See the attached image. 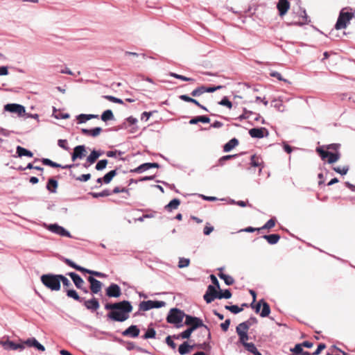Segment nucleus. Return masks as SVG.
I'll use <instances>...</instances> for the list:
<instances>
[{
    "instance_id": "nucleus-2",
    "label": "nucleus",
    "mask_w": 355,
    "mask_h": 355,
    "mask_svg": "<svg viewBox=\"0 0 355 355\" xmlns=\"http://www.w3.org/2000/svg\"><path fill=\"white\" fill-rule=\"evenodd\" d=\"M184 324L187 326H189L193 331H194L198 328L204 327L205 333H207V339L211 340V335L210 329L203 323L202 320L200 318L187 315Z\"/></svg>"
},
{
    "instance_id": "nucleus-10",
    "label": "nucleus",
    "mask_w": 355,
    "mask_h": 355,
    "mask_svg": "<svg viewBox=\"0 0 355 355\" xmlns=\"http://www.w3.org/2000/svg\"><path fill=\"white\" fill-rule=\"evenodd\" d=\"M87 281L90 283V290L92 294H98L101 291L103 284L94 277L89 276Z\"/></svg>"
},
{
    "instance_id": "nucleus-9",
    "label": "nucleus",
    "mask_w": 355,
    "mask_h": 355,
    "mask_svg": "<svg viewBox=\"0 0 355 355\" xmlns=\"http://www.w3.org/2000/svg\"><path fill=\"white\" fill-rule=\"evenodd\" d=\"M218 292L213 285H209L207 286V291L203 296L205 301L209 304L212 302L216 298H218Z\"/></svg>"
},
{
    "instance_id": "nucleus-18",
    "label": "nucleus",
    "mask_w": 355,
    "mask_h": 355,
    "mask_svg": "<svg viewBox=\"0 0 355 355\" xmlns=\"http://www.w3.org/2000/svg\"><path fill=\"white\" fill-rule=\"evenodd\" d=\"M126 123H128L130 127L129 130L130 132L135 133L138 130V126L137 125V119L136 118L131 116L126 119V122L123 124V128L125 129L128 128Z\"/></svg>"
},
{
    "instance_id": "nucleus-11",
    "label": "nucleus",
    "mask_w": 355,
    "mask_h": 355,
    "mask_svg": "<svg viewBox=\"0 0 355 355\" xmlns=\"http://www.w3.org/2000/svg\"><path fill=\"white\" fill-rule=\"evenodd\" d=\"M236 332L239 336V343H241L244 347H246V345L250 344V343L247 342L249 340L248 330H243L242 328L237 326L236 327Z\"/></svg>"
},
{
    "instance_id": "nucleus-62",
    "label": "nucleus",
    "mask_w": 355,
    "mask_h": 355,
    "mask_svg": "<svg viewBox=\"0 0 355 355\" xmlns=\"http://www.w3.org/2000/svg\"><path fill=\"white\" fill-rule=\"evenodd\" d=\"M173 336H168L166 338V343L173 350L176 349V344L174 343L173 340Z\"/></svg>"
},
{
    "instance_id": "nucleus-23",
    "label": "nucleus",
    "mask_w": 355,
    "mask_h": 355,
    "mask_svg": "<svg viewBox=\"0 0 355 355\" xmlns=\"http://www.w3.org/2000/svg\"><path fill=\"white\" fill-rule=\"evenodd\" d=\"M257 319L254 317V316H251L248 320H247L246 321H244L241 323H240L238 327H240L241 328H242L243 330H248L249 329V328L253 325V324H255L257 323Z\"/></svg>"
},
{
    "instance_id": "nucleus-50",
    "label": "nucleus",
    "mask_w": 355,
    "mask_h": 355,
    "mask_svg": "<svg viewBox=\"0 0 355 355\" xmlns=\"http://www.w3.org/2000/svg\"><path fill=\"white\" fill-rule=\"evenodd\" d=\"M42 162L44 165L49 166H51V167H53V168H59V167L61 166V164H58L56 162H53L52 160H51V159H49L48 158H42Z\"/></svg>"
},
{
    "instance_id": "nucleus-63",
    "label": "nucleus",
    "mask_w": 355,
    "mask_h": 355,
    "mask_svg": "<svg viewBox=\"0 0 355 355\" xmlns=\"http://www.w3.org/2000/svg\"><path fill=\"white\" fill-rule=\"evenodd\" d=\"M290 351L293 353L300 355L301 353L303 352V348L301 343H298L295 345L293 348H291Z\"/></svg>"
},
{
    "instance_id": "nucleus-51",
    "label": "nucleus",
    "mask_w": 355,
    "mask_h": 355,
    "mask_svg": "<svg viewBox=\"0 0 355 355\" xmlns=\"http://www.w3.org/2000/svg\"><path fill=\"white\" fill-rule=\"evenodd\" d=\"M98 159V154L96 150H93L87 157L89 164H94Z\"/></svg>"
},
{
    "instance_id": "nucleus-15",
    "label": "nucleus",
    "mask_w": 355,
    "mask_h": 355,
    "mask_svg": "<svg viewBox=\"0 0 355 355\" xmlns=\"http://www.w3.org/2000/svg\"><path fill=\"white\" fill-rule=\"evenodd\" d=\"M249 135L252 138L261 139L264 136H268V131L266 128H254L249 130Z\"/></svg>"
},
{
    "instance_id": "nucleus-42",
    "label": "nucleus",
    "mask_w": 355,
    "mask_h": 355,
    "mask_svg": "<svg viewBox=\"0 0 355 355\" xmlns=\"http://www.w3.org/2000/svg\"><path fill=\"white\" fill-rule=\"evenodd\" d=\"M270 313V308L269 304L264 300L262 304V310L260 313V315L262 318H265L269 315Z\"/></svg>"
},
{
    "instance_id": "nucleus-22",
    "label": "nucleus",
    "mask_w": 355,
    "mask_h": 355,
    "mask_svg": "<svg viewBox=\"0 0 355 355\" xmlns=\"http://www.w3.org/2000/svg\"><path fill=\"white\" fill-rule=\"evenodd\" d=\"M101 132H102V128L101 127H96L92 129H87V128L81 129V132L84 135L91 136L93 137H97Z\"/></svg>"
},
{
    "instance_id": "nucleus-21",
    "label": "nucleus",
    "mask_w": 355,
    "mask_h": 355,
    "mask_svg": "<svg viewBox=\"0 0 355 355\" xmlns=\"http://www.w3.org/2000/svg\"><path fill=\"white\" fill-rule=\"evenodd\" d=\"M24 344H26L28 347H33L39 351L44 352L45 350L44 346L40 344L35 338H31L27 339L24 342Z\"/></svg>"
},
{
    "instance_id": "nucleus-39",
    "label": "nucleus",
    "mask_w": 355,
    "mask_h": 355,
    "mask_svg": "<svg viewBox=\"0 0 355 355\" xmlns=\"http://www.w3.org/2000/svg\"><path fill=\"white\" fill-rule=\"evenodd\" d=\"M64 262L69 266L77 270L78 271L83 272V271L85 270V268H83L79 265H77L76 263H74L72 260H71L69 259L64 258Z\"/></svg>"
},
{
    "instance_id": "nucleus-60",
    "label": "nucleus",
    "mask_w": 355,
    "mask_h": 355,
    "mask_svg": "<svg viewBox=\"0 0 355 355\" xmlns=\"http://www.w3.org/2000/svg\"><path fill=\"white\" fill-rule=\"evenodd\" d=\"M349 166H344L343 168L340 167H334L333 169L335 172L343 175L347 174V173L349 171Z\"/></svg>"
},
{
    "instance_id": "nucleus-64",
    "label": "nucleus",
    "mask_w": 355,
    "mask_h": 355,
    "mask_svg": "<svg viewBox=\"0 0 355 355\" xmlns=\"http://www.w3.org/2000/svg\"><path fill=\"white\" fill-rule=\"evenodd\" d=\"M316 150L319 153L322 159H324L327 157H329V155L330 152L324 150L322 149L321 148H318Z\"/></svg>"
},
{
    "instance_id": "nucleus-19",
    "label": "nucleus",
    "mask_w": 355,
    "mask_h": 355,
    "mask_svg": "<svg viewBox=\"0 0 355 355\" xmlns=\"http://www.w3.org/2000/svg\"><path fill=\"white\" fill-rule=\"evenodd\" d=\"M1 343L4 349L7 350H23L24 349V344H17L10 340L2 342Z\"/></svg>"
},
{
    "instance_id": "nucleus-25",
    "label": "nucleus",
    "mask_w": 355,
    "mask_h": 355,
    "mask_svg": "<svg viewBox=\"0 0 355 355\" xmlns=\"http://www.w3.org/2000/svg\"><path fill=\"white\" fill-rule=\"evenodd\" d=\"M311 22L309 16L307 15L306 10H304L302 11L301 15L300 16V19L298 21L294 22L293 24L297 26H303L305 24H308Z\"/></svg>"
},
{
    "instance_id": "nucleus-16",
    "label": "nucleus",
    "mask_w": 355,
    "mask_h": 355,
    "mask_svg": "<svg viewBox=\"0 0 355 355\" xmlns=\"http://www.w3.org/2000/svg\"><path fill=\"white\" fill-rule=\"evenodd\" d=\"M140 330L137 325H131L122 332L123 336L137 338L139 335Z\"/></svg>"
},
{
    "instance_id": "nucleus-28",
    "label": "nucleus",
    "mask_w": 355,
    "mask_h": 355,
    "mask_svg": "<svg viewBox=\"0 0 355 355\" xmlns=\"http://www.w3.org/2000/svg\"><path fill=\"white\" fill-rule=\"evenodd\" d=\"M218 270L220 271H222L223 270V268H218ZM218 275L220 279L224 280L225 284L227 286L232 285L234 282V278L230 275H226L222 272H220Z\"/></svg>"
},
{
    "instance_id": "nucleus-55",
    "label": "nucleus",
    "mask_w": 355,
    "mask_h": 355,
    "mask_svg": "<svg viewBox=\"0 0 355 355\" xmlns=\"http://www.w3.org/2000/svg\"><path fill=\"white\" fill-rule=\"evenodd\" d=\"M220 105L225 106L229 109L232 107V103L229 100L227 96H224L219 102Z\"/></svg>"
},
{
    "instance_id": "nucleus-26",
    "label": "nucleus",
    "mask_w": 355,
    "mask_h": 355,
    "mask_svg": "<svg viewBox=\"0 0 355 355\" xmlns=\"http://www.w3.org/2000/svg\"><path fill=\"white\" fill-rule=\"evenodd\" d=\"M58 186V181L53 178H50L47 182L46 188L50 193H56Z\"/></svg>"
},
{
    "instance_id": "nucleus-30",
    "label": "nucleus",
    "mask_w": 355,
    "mask_h": 355,
    "mask_svg": "<svg viewBox=\"0 0 355 355\" xmlns=\"http://www.w3.org/2000/svg\"><path fill=\"white\" fill-rule=\"evenodd\" d=\"M16 152L17 153V155L20 157L23 156L32 157L33 156V154L31 150H27L26 148H23L20 146H17Z\"/></svg>"
},
{
    "instance_id": "nucleus-54",
    "label": "nucleus",
    "mask_w": 355,
    "mask_h": 355,
    "mask_svg": "<svg viewBox=\"0 0 355 355\" xmlns=\"http://www.w3.org/2000/svg\"><path fill=\"white\" fill-rule=\"evenodd\" d=\"M83 272L88 273L89 275H92L96 277H101V278L106 277V275L103 272L95 271V270H92L87 269V268H85V270L83 271Z\"/></svg>"
},
{
    "instance_id": "nucleus-43",
    "label": "nucleus",
    "mask_w": 355,
    "mask_h": 355,
    "mask_svg": "<svg viewBox=\"0 0 355 355\" xmlns=\"http://www.w3.org/2000/svg\"><path fill=\"white\" fill-rule=\"evenodd\" d=\"M245 349L253 354L254 355H262L259 352V350L257 349V347L255 346V345L252 343H250V345H246V347H245Z\"/></svg>"
},
{
    "instance_id": "nucleus-59",
    "label": "nucleus",
    "mask_w": 355,
    "mask_h": 355,
    "mask_svg": "<svg viewBox=\"0 0 355 355\" xmlns=\"http://www.w3.org/2000/svg\"><path fill=\"white\" fill-rule=\"evenodd\" d=\"M107 164V159H101L99 160L97 164H96L95 168L97 171H102L104 169Z\"/></svg>"
},
{
    "instance_id": "nucleus-33",
    "label": "nucleus",
    "mask_w": 355,
    "mask_h": 355,
    "mask_svg": "<svg viewBox=\"0 0 355 355\" xmlns=\"http://www.w3.org/2000/svg\"><path fill=\"white\" fill-rule=\"evenodd\" d=\"M98 117V115H96V114H80L78 116H77V119L78 120L79 123H85L88 120H90L92 119H97Z\"/></svg>"
},
{
    "instance_id": "nucleus-48",
    "label": "nucleus",
    "mask_w": 355,
    "mask_h": 355,
    "mask_svg": "<svg viewBox=\"0 0 355 355\" xmlns=\"http://www.w3.org/2000/svg\"><path fill=\"white\" fill-rule=\"evenodd\" d=\"M205 86L202 85L194 89L191 92V95L193 97H198L205 94Z\"/></svg>"
},
{
    "instance_id": "nucleus-3",
    "label": "nucleus",
    "mask_w": 355,
    "mask_h": 355,
    "mask_svg": "<svg viewBox=\"0 0 355 355\" xmlns=\"http://www.w3.org/2000/svg\"><path fill=\"white\" fill-rule=\"evenodd\" d=\"M187 314L179 309L173 308L171 309L166 317V321L168 323L174 324L177 328H180L183 326L182 320L184 318H186Z\"/></svg>"
},
{
    "instance_id": "nucleus-29",
    "label": "nucleus",
    "mask_w": 355,
    "mask_h": 355,
    "mask_svg": "<svg viewBox=\"0 0 355 355\" xmlns=\"http://www.w3.org/2000/svg\"><path fill=\"white\" fill-rule=\"evenodd\" d=\"M239 144V140L236 138L230 139L223 146L224 152H230Z\"/></svg>"
},
{
    "instance_id": "nucleus-45",
    "label": "nucleus",
    "mask_w": 355,
    "mask_h": 355,
    "mask_svg": "<svg viewBox=\"0 0 355 355\" xmlns=\"http://www.w3.org/2000/svg\"><path fill=\"white\" fill-rule=\"evenodd\" d=\"M276 218L272 217L270 220H268L261 227H260L261 230H269L272 228L276 223Z\"/></svg>"
},
{
    "instance_id": "nucleus-37",
    "label": "nucleus",
    "mask_w": 355,
    "mask_h": 355,
    "mask_svg": "<svg viewBox=\"0 0 355 355\" xmlns=\"http://www.w3.org/2000/svg\"><path fill=\"white\" fill-rule=\"evenodd\" d=\"M101 119L103 121L107 122V121H111L114 119V116L113 112L111 110H107L103 112L101 116Z\"/></svg>"
},
{
    "instance_id": "nucleus-49",
    "label": "nucleus",
    "mask_w": 355,
    "mask_h": 355,
    "mask_svg": "<svg viewBox=\"0 0 355 355\" xmlns=\"http://www.w3.org/2000/svg\"><path fill=\"white\" fill-rule=\"evenodd\" d=\"M156 336V331L153 328H148L144 336L143 339L155 338Z\"/></svg>"
},
{
    "instance_id": "nucleus-57",
    "label": "nucleus",
    "mask_w": 355,
    "mask_h": 355,
    "mask_svg": "<svg viewBox=\"0 0 355 355\" xmlns=\"http://www.w3.org/2000/svg\"><path fill=\"white\" fill-rule=\"evenodd\" d=\"M208 341L207 342H204L203 343H201V344H198V345H194V347H196L199 349H203V350H205V351H209L211 348L210 344H209V340H208Z\"/></svg>"
},
{
    "instance_id": "nucleus-61",
    "label": "nucleus",
    "mask_w": 355,
    "mask_h": 355,
    "mask_svg": "<svg viewBox=\"0 0 355 355\" xmlns=\"http://www.w3.org/2000/svg\"><path fill=\"white\" fill-rule=\"evenodd\" d=\"M59 283L62 282L64 287H69L71 285L70 281L63 275H59Z\"/></svg>"
},
{
    "instance_id": "nucleus-24",
    "label": "nucleus",
    "mask_w": 355,
    "mask_h": 355,
    "mask_svg": "<svg viewBox=\"0 0 355 355\" xmlns=\"http://www.w3.org/2000/svg\"><path fill=\"white\" fill-rule=\"evenodd\" d=\"M180 205V200L178 198H174L171 200L166 205H165L164 209L168 212H171L173 210L177 209Z\"/></svg>"
},
{
    "instance_id": "nucleus-38",
    "label": "nucleus",
    "mask_w": 355,
    "mask_h": 355,
    "mask_svg": "<svg viewBox=\"0 0 355 355\" xmlns=\"http://www.w3.org/2000/svg\"><path fill=\"white\" fill-rule=\"evenodd\" d=\"M112 194L111 191L109 189H104L101 192L96 193V192H89V195L92 196L94 198H98L101 197H107Z\"/></svg>"
},
{
    "instance_id": "nucleus-41",
    "label": "nucleus",
    "mask_w": 355,
    "mask_h": 355,
    "mask_svg": "<svg viewBox=\"0 0 355 355\" xmlns=\"http://www.w3.org/2000/svg\"><path fill=\"white\" fill-rule=\"evenodd\" d=\"M69 175L72 178H74V179H76V180H78L79 182H87V181H88L91 178V174L90 173L83 174V175H82L80 176L76 177L73 174V173L72 171H71Z\"/></svg>"
},
{
    "instance_id": "nucleus-20",
    "label": "nucleus",
    "mask_w": 355,
    "mask_h": 355,
    "mask_svg": "<svg viewBox=\"0 0 355 355\" xmlns=\"http://www.w3.org/2000/svg\"><path fill=\"white\" fill-rule=\"evenodd\" d=\"M67 275L69 276L71 278L74 285L77 288H81L82 286L85 284L83 278L79 275L74 272H67Z\"/></svg>"
},
{
    "instance_id": "nucleus-1",
    "label": "nucleus",
    "mask_w": 355,
    "mask_h": 355,
    "mask_svg": "<svg viewBox=\"0 0 355 355\" xmlns=\"http://www.w3.org/2000/svg\"><path fill=\"white\" fill-rule=\"evenodd\" d=\"M106 310H110L107 315V318L116 322H124L130 317L129 313L132 311V306L128 300L115 303H107L105 305Z\"/></svg>"
},
{
    "instance_id": "nucleus-12",
    "label": "nucleus",
    "mask_w": 355,
    "mask_h": 355,
    "mask_svg": "<svg viewBox=\"0 0 355 355\" xmlns=\"http://www.w3.org/2000/svg\"><path fill=\"white\" fill-rule=\"evenodd\" d=\"M82 303L87 310H89L92 312L96 311L99 309L100 306L98 299L94 297L87 300L84 298V300Z\"/></svg>"
},
{
    "instance_id": "nucleus-8",
    "label": "nucleus",
    "mask_w": 355,
    "mask_h": 355,
    "mask_svg": "<svg viewBox=\"0 0 355 355\" xmlns=\"http://www.w3.org/2000/svg\"><path fill=\"white\" fill-rule=\"evenodd\" d=\"M47 230L51 232L58 234L61 236H66L68 238H71V235L70 232L64 229L63 227L55 223L50 224L47 226Z\"/></svg>"
},
{
    "instance_id": "nucleus-47",
    "label": "nucleus",
    "mask_w": 355,
    "mask_h": 355,
    "mask_svg": "<svg viewBox=\"0 0 355 355\" xmlns=\"http://www.w3.org/2000/svg\"><path fill=\"white\" fill-rule=\"evenodd\" d=\"M180 99H181L183 101L188 102V103H192L195 104L196 105H200V103L195 98H193L188 95L182 94L179 96Z\"/></svg>"
},
{
    "instance_id": "nucleus-4",
    "label": "nucleus",
    "mask_w": 355,
    "mask_h": 355,
    "mask_svg": "<svg viewBox=\"0 0 355 355\" xmlns=\"http://www.w3.org/2000/svg\"><path fill=\"white\" fill-rule=\"evenodd\" d=\"M59 275L46 274L41 277V282L48 288L51 291H59L60 289V283H59Z\"/></svg>"
},
{
    "instance_id": "nucleus-13",
    "label": "nucleus",
    "mask_w": 355,
    "mask_h": 355,
    "mask_svg": "<svg viewBox=\"0 0 355 355\" xmlns=\"http://www.w3.org/2000/svg\"><path fill=\"white\" fill-rule=\"evenodd\" d=\"M106 295L109 297H119L121 295V290L119 285L111 284L106 289Z\"/></svg>"
},
{
    "instance_id": "nucleus-34",
    "label": "nucleus",
    "mask_w": 355,
    "mask_h": 355,
    "mask_svg": "<svg viewBox=\"0 0 355 355\" xmlns=\"http://www.w3.org/2000/svg\"><path fill=\"white\" fill-rule=\"evenodd\" d=\"M210 121V119L207 116H196L194 118H192L190 121H189V123L190 124H197L198 122H202V123H209Z\"/></svg>"
},
{
    "instance_id": "nucleus-52",
    "label": "nucleus",
    "mask_w": 355,
    "mask_h": 355,
    "mask_svg": "<svg viewBox=\"0 0 355 355\" xmlns=\"http://www.w3.org/2000/svg\"><path fill=\"white\" fill-rule=\"evenodd\" d=\"M232 297V293L229 289H225L224 291H219L218 299H230Z\"/></svg>"
},
{
    "instance_id": "nucleus-56",
    "label": "nucleus",
    "mask_w": 355,
    "mask_h": 355,
    "mask_svg": "<svg viewBox=\"0 0 355 355\" xmlns=\"http://www.w3.org/2000/svg\"><path fill=\"white\" fill-rule=\"evenodd\" d=\"M189 263H190L189 259L181 257L179 259L178 266L179 268H182L187 267L189 265Z\"/></svg>"
},
{
    "instance_id": "nucleus-27",
    "label": "nucleus",
    "mask_w": 355,
    "mask_h": 355,
    "mask_svg": "<svg viewBox=\"0 0 355 355\" xmlns=\"http://www.w3.org/2000/svg\"><path fill=\"white\" fill-rule=\"evenodd\" d=\"M194 347V345H190L187 342H184L179 346L178 352L180 355H185L189 353Z\"/></svg>"
},
{
    "instance_id": "nucleus-46",
    "label": "nucleus",
    "mask_w": 355,
    "mask_h": 355,
    "mask_svg": "<svg viewBox=\"0 0 355 355\" xmlns=\"http://www.w3.org/2000/svg\"><path fill=\"white\" fill-rule=\"evenodd\" d=\"M262 160L260 157H257L256 155H253L250 158V164L254 167L260 166L262 164Z\"/></svg>"
},
{
    "instance_id": "nucleus-17",
    "label": "nucleus",
    "mask_w": 355,
    "mask_h": 355,
    "mask_svg": "<svg viewBox=\"0 0 355 355\" xmlns=\"http://www.w3.org/2000/svg\"><path fill=\"white\" fill-rule=\"evenodd\" d=\"M279 14L281 17L284 16L290 8V2L288 0H279L277 5Z\"/></svg>"
},
{
    "instance_id": "nucleus-32",
    "label": "nucleus",
    "mask_w": 355,
    "mask_h": 355,
    "mask_svg": "<svg viewBox=\"0 0 355 355\" xmlns=\"http://www.w3.org/2000/svg\"><path fill=\"white\" fill-rule=\"evenodd\" d=\"M66 293L67 297H71L80 303L83 302V301L84 300V297H80L78 293L74 289H67Z\"/></svg>"
},
{
    "instance_id": "nucleus-53",
    "label": "nucleus",
    "mask_w": 355,
    "mask_h": 355,
    "mask_svg": "<svg viewBox=\"0 0 355 355\" xmlns=\"http://www.w3.org/2000/svg\"><path fill=\"white\" fill-rule=\"evenodd\" d=\"M225 309L231 311L234 314H237V313H240L241 311H242L243 309V308L239 307L237 305H232V306L226 305L225 306Z\"/></svg>"
},
{
    "instance_id": "nucleus-7",
    "label": "nucleus",
    "mask_w": 355,
    "mask_h": 355,
    "mask_svg": "<svg viewBox=\"0 0 355 355\" xmlns=\"http://www.w3.org/2000/svg\"><path fill=\"white\" fill-rule=\"evenodd\" d=\"M4 110L11 113H15L18 116H21L26 113L25 107L17 103L6 104L4 106Z\"/></svg>"
},
{
    "instance_id": "nucleus-5",
    "label": "nucleus",
    "mask_w": 355,
    "mask_h": 355,
    "mask_svg": "<svg viewBox=\"0 0 355 355\" xmlns=\"http://www.w3.org/2000/svg\"><path fill=\"white\" fill-rule=\"evenodd\" d=\"M345 8L340 10L337 21L335 24V28L336 30H340L345 28L347 24L354 17V13L345 11Z\"/></svg>"
},
{
    "instance_id": "nucleus-44",
    "label": "nucleus",
    "mask_w": 355,
    "mask_h": 355,
    "mask_svg": "<svg viewBox=\"0 0 355 355\" xmlns=\"http://www.w3.org/2000/svg\"><path fill=\"white\" fill-rule=\"evenodd\" d=\"M340 157V153L339 152L336 153H329V159H328V163L329 164H333L337 162Z\"/></svg>"
},
{
    "instance_id": "nucleus-40",
    "label": "nucleus",
    "mask_w": 355,
    "mask_h": 355,
    "mask_svg": "<svg viewBox=\"0 0 355 355\" xmlns=\"http://www.w3.org/2000/svg\"><path fill=\"white\" fill-rule=\"evenodd\" d=\"M116 173H116V169L112 170L110 172H108L107 173H106L103 177V182L105 184H109L112 181L113 178L116 175Z\"/></svg>"
},
{
    "instance_id": "nucleus-58",
    "label": "nucleus",
    "mask_w": 355,
    "mask_h": 355,
    "mask_svg": "<svg viewBox=\"0 0 355 355\" xmlns=\"http://www.w3.org/2000/svg\"><path fill=\"white\" fill-rule=\"evenodd\" d=\"M254 112L252 111L248 110L246 108H243V113L239 116V121H242L243 119H249L251 115H253Z\"/></svg>"
},
{
    "instance_id": "nucleus-35",
    "label": "nucleus",
    "mask_w": 355,
    "mask_h": 355,
    "mask_svg": "<svg viewBox=\"0 0 355 355\" xmlns=\"http://www.w3.org/2000/svg\"><path fill=\"white\" fill-rule=\"evenodd\" d=\"M150 168L149 162H147V163H144V164L139 165V166H137V168H135L134 169H131L130 173H144V172L149 170Z\"/></svg>"
},
{
    "instance_id": "nucleus-31",
    "label": "nucleus",
    "mask_w": 355,
    "mask_h": 355,
    "mask_svg": "<svg viewBox=\"0 0 355 355\" xmlns=\"http://www.w3.org/2000/svg\"><path fill=\"white\" fill-rule=\"evenodd\" d=\"M261 238L266 239L269 244L275 245L280 239V236L277 234H272L270 235H263Z\"/></svg>"
},
{
    "instance_id": "nucleus-36",
    "label": "nucleus",
    "mask_w": 355,
    "mask_h": 355,
    "mask_svg": "<svg viewBox=\"0 0 355 355\" xmlns=\"http://www.w3.org/2000/svg\"><path fill=\"white\" fill-rule=\"evenodd\" d=\"M193 332V331H192V329L190 327H189L178 335H173V338H175V339H180V338L187 339V338H189V337L191 336V335Z\"/></svg>"
},
{
    "instance_id": "nucleus-14",
    "label": "nucleus",
    "mask_w": 355,
    "mask_h": 355,
    "mask_svg": "<svg viewBox=\"0 0 355 355\" xmlns=\"http://www.w3.org/2000/svg\"><path fill=\"white\" fill-rule=\"evenodd\" d=\"M86 148L84 145H79L73 148V152L71 154L72 161L76 159H83L86 155Z\"/></svg>"
},
{
    "instance_id": "nucleus-6",
    "label": "nucleus",
    "mask_w": 355,
    "mask_h": 355,
    "mask_svg": "<svg viewBox=\"0 0 355 355\" xmlns=\"http://www.w3.org/2000/svg\"><path fill=\"white\" fill-rule=\"evenodd\" d=\"M166 302L164 301H143L139 304V309L144 311H148L152 309H159L164 307Z\"/></svg>"
}]
</instances>
